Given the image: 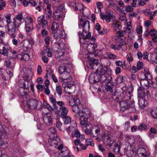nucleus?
I'll use <instances>...</instances> for the list:
<instances>
[{
  "label": "nucleus",
  "instance_id": "obj_1",
  "mask_svg": "<svg viewBox=\"0 0 157 157\" xmlns=\"http://www.w3.org/2000/svg\"><path fill=\"white\" fill-rule=\"evenodd\" d=\"M86 30V33H82L79 32L78 33V35L79 40L81 43L82 44H86L87 43V40H89L91 36V33L90 32H87Z\"/></svg>",
  "mask_w": 157,
  "mask_h": 157
},
{
  "label": "nucleus",
  "instance_id": "obj_2",
  "mask_svg": "<svg viewBox=\"0 0 157 157\" xmlns=\"http://www.w3.org/2000/svg\"><path fill=\"white\" fill-rule=\"evenodd\" d=\"M7 33L12 38L15 37H16L15 33L16 30H18L20 27L12 23H11L10 25H7Z\"/></svg>",
  "mask_w": 157,
  "mask_h": 157
},
{
  "label": "nucleus",
  "instance_id": "obj_3",
  "mask_svg": "<svg viewBox=\"0 0 157 157\" xmlns=\"http://www.w3.org/2000/svg\"><path fill=\"white\" fill-rule=\"evenodd\" d=\"M140 81V84L142 87L144 88H147L149 86H150L153 88H156L157 86L155 85V83L151 81V83H149V82L147 79L143 78L140 77H139Z\"/></svg>",
  "mask_w": 157,
  "mask_h": 157
},
{
  "label": "nucleus",
  "instance_id": "obj_4",
  "mask_svg": "<svg viewBox=\"0 0 157 157\" xmlns=\"http://www.w3.org/2000/svg\"><path fill=\"white\" fill-rule=\"evenodd\" d=\"M20 88L19 90V93L22 96H27L29 94V86H28L27 83H26L25 85L20 84Z\"/></svg>",
  "mask_w": 157,
  "mask_h": 157
},
{
  "label": "nucleus",
  "instance_id": "obj_5",
  "mask_svg": "<svg viewBox=\"0 0 157 157\" xmlns=\"http://www.w3.org/2000/svg\"><path fill=\"white\" fill-rule=\"evenodd\" d=\"M100 15L102 19H105L108 23L110 21L111 19L114 18L115 17V16L113 14L112 12H108L107 14L103 13H100Z\"/></svg>",
  "mask_w": 157,
  "mask_h": 157
},
{
  "label": "nucleus",
  "instance_id": "obj_6",
  "mask_svg": "<svg viewBox=\"0 0 157 157\" xmlns=\"http://www.w3.org/2000/svg\"><path fill=\"white\" fill-rule=\"evenodd\" d=\"M150 153L143 147L139 148L137 151L136 157H149Z\"/></svg>",
  "mask_w": 157,
  "mask_h": 157
},
{
  "label": "nucleus",
  "instance_id": "obj_7",
  "mask_svg": "<svg viewBox=\"0 0 157 157\" xmlns=\"http://www.w3.org/2000/svg\"><path fill=\"white\" fill-rule=\"evenodd\" d=\"M27 104L29 108L32 109H35L38 105V101L36 99H29L27 101Z\"/></svg>",
  "mask_w": 157,
  "mask_h": 157
},
{
  "label": "nucleus",
  "instance_id": "obj_8",
  "mask_svg": "<svg viewBox=\"0 0 157 157\" xmlns=\"http://www.w3.org/2000/svg\"><path fill=\"white\" fill-rule=\"evenodd\" d=\"M100 131V128L98 126H94L90 129L89 135L91 137H96L99 134Z\"/></svg>",
  "mask_w": 157,
  "mask_h": 157
},
{
  "label": "nucleus",
  "instance_id": "obj_9",
  "mask_svg": "<svg viewBox=\"0 0 157 157\" xmlns=\"http://www.w3.org/2000/svg\"><path fill=\"white\" fill-rule=\"evenodd\" d=\"M98 63V59L91 58V59L88 62L87 65L89 68L94 69L96 68Z\"/></svg>",
  "mask_w": 157,
  "mask_h": 157
},
{
  "label": "nucleus",
  "instance_id": "obj_10",
  "mask_svg": "<svg viewBox=\"0 0 157 157\" xmlns=\"http://www.w3.org/2000/svg\"><path fill=\"white\" fill-rule=\"evenodd\" d=\"M78 25L79 27L82 28L83 33H86V27H87L88 30L90 28L89 22L88 21H84L81 18L78 22Z\"/></svg>",
  "mask_w": 157,
  "mask_h": 157
},
{
  "label": "nucleus",
  "instance_id": "obj_11",
  "mask_svg": "<svg viewBox=\"0 0 157 157\" xmlns=\"http://www.w3.org/2000/svg\"><path fill=\"white\" fill-rule=\"evenodd\" d=\"M110 71L109 70L107 66H103L101 64L96 70V72L97 73H103V74H107V75H108L110 74Z\"/></svg>",
  "mask_w": 157,
  "mask_h": 157
},
{
  "label": "nucleus",
  "instance_id": "obj_12",
  "mask_svg": "<svg viewBox=\"0 0 157 157\" xmlns=\"http://www.w3.org/2000/svg\"><path fill=\"white\" fill-rule=\"evenodd\" d=\"M43 119L44 123L47 125H50L52 124V119L51 114L50 113H46L44 114Z\"/></svg>",
  "mask_w": 157,
  "mask_h": 157
},
{
  "label": "nucleus",
  "instance_id": "obj_13",
  "mask_svg": "<svg viewBox=\"0 0 157 157\" xmlns=\"http://www.w3.org/2000/svg\"><path fill=\"white\" fill-rule=\"evenodd\" d=\"M38 24L41 25L43 28H47L48 26V22L47 20H45L44 17L43 16L39 17L37 19Z\"/></svg>",
  "mask_w": 157,
  "mask_h": 157
},
{
  "label": "nucleus",
  "instance_id": "obj_14",
  "mask_svg": "<svg viewBox=\"0 0 157 157\" xmlns=\"http://www.w3.org/2000/svg\"><path fill=\"white\" fill-rule=\"evenodd\" d=\"M23 18V17L22 14H17L13 19V22L12 23L20 27L21 24V21Z\"/></svg>",
  "mask_w": 157,
  "mask_h": 157
},
{
  "label": "nucleus",
  "instance_id": "obj_15",
  "mask_svg": "<svg viewBox=\"0 0 157 157\" xmlns=\"http://www.w3.org/2000/svg\"><path fill=\"white\" fill-rule=\"evenodd\" d=\"M21 44H22L21 47L25 51H29L32 47L31 42L29 40H26L22 41Z\"/></svg>",
  "mask_w": 157,
  "mask_h": 157
},
{
  "label": "nucleus",
  "instance_id": "obj_16",
  "mask_svg": "<svg viewBox=\"0 0 157 157\" xmlns=\"http://www.w3.org/2000/svg\"><path fill=\"white\" fill-rule=\"evenodd\" d=\"M78 114L80 117L88 118L90 116L91 112L89 109H86L79 112Z\"/></svg>",
  "mask_w": 157,
  "mask_h": 157
},
{
  "label": "nucleus",
  "instance_id": "obj_17",
  "mask_svg": "<svg viewBox=\"0 0 157 157\" xmlns=\"http://www.w3.org/2000/svg\"><path fill=\"white\" fill-rule=\"evenodd\" d=\"M29 21L28 22L25 21V28L26 29V32H29L32 31L33 28V20L32 18H29Z\"/></svg>",
  "mask_w": 157,
  "mask_h": 157
},
{
  "label": "nucleus",
  "instance_id": "obj_18",
  "mask_svg": "<svg viewBox=\"0 0 157 157\" xmlns=\"http://www.w3.org/2000/svg\"><path fill=\"white\" fill-rule=\"evenodd\" d=\"M60 139L58 137L52 138V140H48L50 145L56 147L59 144Z\"/></svg>",
  "mask_w": 157,
  "mask_h": 157
},
{
  "label": "nucleus",
  "instance_id": "obj_19",
  "mask_svg": "<svg viewBox=\"0 0 157 157\" xmlns=\"http://www.w3.org/2000/svg\"><path fill=\"white\" fill-rule=\"evenodd\" d=\"M7 49V47L4 44H0V52L2 55L6 56L9 55Z\"/></svg>",
  "mask_w": 157,
  "mask_h": 157
},
{
  "label": "nucleus",
  "instance_id": "obj_20",
  "mask_svg": "<svg viewBox=\"0 0 157 157\" xmlns=\"http://www.w3.org/2000/svg\"><path fill=\"white\" fill-rule=\"evenodd\" d=\"M59 112L61 113V117H65L66 116L68 113V109L64 106H61L59 109Z\"/></svg>",
  "mask_w": 157,
  "mask_h": 157
},
{
  "label": "nucleus",
  "instance_id": "obj_21",
  "mask_svg": "<svg viewBox=\"0 0 157 157\" xmlns=\"http://www.w3.org/2000/svg\"><path fill=\"white\" fill-rule=\"evenodd\" d=\"M59 73L61 74H62L63 73L66 72L69 74L70 72V68L64 65L63 66H60L58 69Z\"/></svg>",
  "mask_w": 157,
  "mask_h": 157
},
{
  "label": "nucleus",
  "instance_id": "obj_22",
  "mask_svg": "<svg viewBox=\"0 0 157 157\" xmlns=\"http://www.w3.org/2000/svg\"><path fill=\"white\" fill-rule=\"evenodd\" d=\"M96 47H97L96 45H95L93 43H90L87 45V49L91 53H93L95 54L98 52V50H95Z\"/></svg>",
  "mask_w": 157,
  "mask_h": 157
},
{
  "label": "nucleus",
  "instance_id": "obj_23",
  "mask_svg": "<svg viewBox=\"0 0 157 157\" xmlns=\"http://www.w3.org/2000/svg\"><path fill=\"white\" fill-rule=\"evenodd\" d=\"M119 103L121 109L123 111H124L128 108V103L126 100L125 101H120Z\"/></svg>",
  "mask_w": 157,
  "mask_h": 157
},
{
  "label": "nucleus",
  "instance_id": "obj_24",
  "mask_svg": "<svg viewBox=\"0 0 157 157\" xmlns=\"http://www.w3.org/2000/svg\"><path fill=\"white\" fill-rule=\"evenodd\" d=\"M56 127L59 130L64 132L66 129V125L65 124H63L58 119L56 120Z\"/></svg>",
  "mask_w": 157,
  "mask_h": 157
},
{
  "label": "nucleus",
  "instance_id": "obj_25",
  "mask_svg": "<svg viewBox=\"0 0 157 157\" xmlns=\"http://www.w3.org/2000/svg\"><path fill=\"white\" fill-rule=\"evenodd\" d=\"M48 133L51 138L57 137L56 131L55 129L53 127H51L48 129Z\"/></svg>",
  "mask_w": 157,
  "mask_h": 157
},
{
  "label": "nucleus",
  "instance_id": "obj_26",
  "mask_svg": "<svg viewBox=\"0 0 157 157\" xmlns=\"http://www.w3.org/2000/svg\"><path fill=\"white\" fill-rule=\"evenodd\" d=\"M30 78L29 76H28L25 77L24 78V81L22 80H19L18 82V84L19 85H20V84H23V85H25V84L26 85V83H27L28 84V86H29L30 82H30Z\"/></svg>",
  "mask_w": 157,
  "mask_h": 157
},
{
  "label": "nucleus",
  "instance_id": "obj_27",
  "mask_svg": "<svg viewBox=\"0 0 157 157\" xmlns=\"http://www.w3.org/2000/svg\"><path fill=\"white\" fill-rule=\"evenodd\" d=\"M15 64V61L13 59H6L5 63L6 67H10L11 68L13 67Z\"/></svg>",
  "mask_w": 157,
  "mask_h": 157
},
{
  "label": "nucleus",
  "instance_id": "obj_28",
  "mask_svg": "<svg viewBox=\"0 0 157 157\" xmlns=\"http://www.w3.org/2000/svg\"><path fill=\"white\" fill-rule=\"evenodd\" d=\"M124 93L123 90L122 88L119 87L115 89L114 94L113 96V97H114V96H116V95L118 96H120L121 97L123 95Z\"/></svg>",
  "mask_w": 157,
  "mask_h": 157
},
{
  "label": "nucleus",
  "instance_id": "obj_29",
  "mask_svg": "<svg viewBox=\"0 0 157 157\" xmlns=\"http://www.w3.org/2000/svg\"><path fill=\"white\" fill-rule=\"evenodd\" d=\"M91 124L90 123L86 124L83 126V129L86 133L89 135L90 129L91 128Z\"/></svg>",
  "mask_w": 157,
  "mask_h": 157
},
{
  "label": "nucleus",
  "instance_id": "obj_30",
  "mask_svg": "<svg viewBox=\"0 0 157 157\" xmlns=\"http://www.w3.org/2000/svg\"><path fill=\"white\" fill-rule=\"evenodd\" d=\"M50 8V6L48 4L47 8L45 9V13L47 15L46 18L48 19L50 18L52 15V11Z\"/></svg>",
  "mask_w": 157,
  "mask_h": 157
},
{
  "label": "nucleus",
  "instance_id": "obj_31",
  "mask_svg": "<svg viewBox=\"0 0 157 157\" xmlns=\"http://www.w3.org/2000/svg\"><path fill=\"white\" fill-rule=\"evenodd\" d=\"M130 63L131 62L128 61H124L123 69L124 70H127L130 71L131 67Z\"/></svg>",
  "mask_w": 157,
  "mask_h": 157
},
{
  "label": "nucleus",
  "instance_id": "obj_32",
  "mask_svg": "<svg viewBox=\"0 0 157 157\" xmlns=\"http://www.w3.org/2000/svg\"><path fill=\"white\" fill-rule=\"evenodd\" d=\"M101 26L98 23H97L95 26V29L97 30L100 34L101 35H104L105 33V31L103 29L101 30Z\"/></svg>",
  "mask_w": 157,
  "mask_h": 157
},
{
  "label": "nucleus",
  "instance_id": "obj_33",
  "mask_svg": "<svg viewBox=\"0 0 157 157\" xmlns=\"http://www.w3.org/2000/svg\"><path fill=\"white\" fill-rule=\"evenodd\" d=\"M141 75L144 76L146 79H150L151 78V76L149 71L148 70H144L143 73H141Z\"/></svg>",
  "mask_w": 157,
  "mask_h": 157
},
{
  "label": "nucleus",
  "instance_id": "obj_34",
  "mask_svg": "<svg viewBox=\"0 0 157 157\" xmlns=\"http://www.w3.org/2000/svg\"><path fill=\"white\" fill-rule=\"evenodd\" d=\"M138 95L140 98H144L145 96V93L144 89L139 88L138 90Z\"/></svg>",
  "mask_w": 157,
  "mask_h": 157
},
{
  "label": "nucleus",
  "instance_id": "obj_35",
  "mask_svg": "<svg viewBox=\"0 0 157 157\" xmlns=\"http://www.w3.org/2000/svg\"><path fill=\"white\" fill-rule=\"evenodd\" d=\"M69 151L66 150H65V151H64L63 150H62L60 151V153L59 154V155L62 156V157H74L72 155H70L69 156H67V155H68L69 154Z\"/></svg>",
  "mask_w": 157,
  "mask_h": 157
},
{
  "label": "nucleus",
  "instance_id": "obj_36",
  "mask_svg": "<svg viewBox=\"0 0 157 157\" xmlns=\"http://www.w3.org/2000/svg\"><path fill=\"white\" fill-rule=\"evenodd\" d=\"M147 101L143 98H141L139 100V104L140 107L144 108L147 105Z\"/></svg>",
  "mask_w": 157,
  "mask_h": 157
},
{
  "label": "nucleus",
  "instance_id": "obj_37",
  "mask_svg": "<svg viewBox=\"0 0 157 157\" xmlns=\"http://www.w3.org/2000/svg\"><path fill=\"white\" fill-rule=\"evenodd\" d=\"M112 25L113 26L114 29L116 30L117 29L120 30L121 28V27L118 21H114L112 23Z\"/></svg>",
  "mask_w": 157,
  "mask_h": 157
},
{
  "label": "nucleus",
  "instance_id": "obj_38",
  "mask_svg": "<svg viewBox=\"0 0 157 157\" xmlns=\"http://www.w3.org/2000/svg\"><path fill=\"white\" fill-rule=\"evenodd\" d=\"M120 141H118L117 144L115 145L114 147L113 148V150L115 152L117 153L119 152L120 151Z\"/></svg>",
  "mask_w": 157,
  "mask_h": 157
},
{
  "label": "nucleus",
  "instance_id": "obj_39",
  "mask_svg": "<svg viewBox=\"0 0 157 157\" xmlns=\"http://www.w3.org/2000/svg\"><path fill=\"white\" fill-rule=\"evenodd\" d=\"M150 59L152 62H154L157 64V54H151L149 57Z\"/></svg>",
  "mask_w": 157,
  "mask_h": 157
},
{
  "label": "nucleus",
  "instance_id": "obj_40",
  "mask_svg": "<svg viewBox=\"0 0 157 157\" xmlns=\"http://www.w3.org/2000/svg\"><path fill=\"white\" fill-rule=\"evenodd\" d=\"M107 74H102L100 75V80L101 82H103L106 81L107 78Z\"/></svg>",
  "mask_w": 157,
  "mask_h": 157
},
{
  "label": "nucleus",
  "instance_id": "obj_41",
  "mask_svg": "<svg viewBox=\"0 0 157 157\" xmlns=\"http://www.w3.org/2000/svg\"><path fill=\"white\" fill-rule=\"evenodd\" d=\"M88 118H83V117H80V124L83 126L87 124V121Z\"/></svg>",
  "mask_w": 157,
  "mask_h": 157
},
{
  "label": "nucleus",
  "instance_id": "obj_42",
  "mask_svg": "<svg viewBox=\"0 0 157 157\" xmlns=\"http://www.w3.org/2000/svg\"><path fill=\"white\" fill-rule=\"evenodd\" d=\"M151 114L152 117L155 119H157V109H153L151 110Z\"/></svg>",
  "mask_w": 157,
  "mask_h": 157
},
{
  "label": "nucleus",
  "instance_id": "obj_43",
  "mask_svg": "<svg viewBox=\"0 0 157 157\" xmlns=\"http://www.w3.org/2000/svg\"><path fill=\"white\" fill-rule=\"evenodd\" d=\"M53 17L56 20H59L61 17L60 14L57 11H55L53 13Z\"/></svg>",
  "mask_w": 157,
  "mask_h": 157
},
{
  "label": "nucleus",
  "instance_id": "obj_44",
  "mask_svg": "<svg viewBox=\"0 0 157 157\" xmlns=\"http://www.w3.org/2000/svg\"><path fill=\"white\" fill-rule=\"evenodd\" d=\"M118 32L117 33V36H118V37L117 39V41H118L119 40H121V39H122L121 38V37H122L124 36V35L125 34V32L124 31H123L122 30L120 31L119 30L118 31ZM118 32V31H117Z\"/></svg>",
  "mask_w": 157,
  "mask_h": 157
},
{
  "label": "nucleus",
  "instance_id": "obj_45",
  "mask_svg": "<svg viewBox=\"0 0 157 157\" xmlns=\"http://www.w3.org/2000/svg\"><path fill=\"white\" fill-rule=\"evenodd\" d=\"M59 27V25L58 23L55 22H53L52 24L51 29L52 30L56 31L58 29Z\"/></svg>",
  "mask_w": 157,
  "mask_h": 157
},
{
  "label": "nucleus",
  "instance_id": "obj_46",
  "mask_svg": "<svg viewBox=\"0 0 157 157\" xmlns=\"http://www.w3.org/2000/svg\"><path fill=\"white\" fill-rule=\"evenodd\" d=\"M114 142V140H110V139H109L106 141H104V144L108 146L109 147H110Z\"/></svg>",
  "mask_w": 157,
  "mask_h": 157
},
{
  "label": "nucleus",
  "instance_id": "obj_47",
  "mask_svg": "<svg viewBox=\"0 0 157 157\" xmlns=\"http://www.w3.org/2000/svg\"><path fill=\"white\" fill-rule=\"evenodd\" d=\"M56 90L59 96H61L62 94V89L61 86H57L56 87Z\"/></svg>",
  "mask_w": 157,
  "mask_h": 157
},
{
  "label": "nucleus",
  "instance_id": "obj_48",
  "mask_svg": "<svg viewBox=\"0 0 157 157\" xmlns=\"http://www.w3.org/2000/svg\"><path fill=\"white\" fill-rule=\"evenodd\" d=\"M43 104L45 107L49 111H51L54 109L52 107L48 104L46 101H44Z\"/></svg>",
  "mask_w": 157,
  "mask_h": 157
},
{
  "label": "nucleus",
  "instance_id": "obj_49",
  "mask_svg": "<svg viewBox=\"0 0 157 157\" xmlns=\"http://www.w3.org/2000/svg\"><path fill=\"white\" fill-rule=\"evenodd\" d=\"M72 108L73 111L75 113H79V112L80 111L79 109V107L78 106V105H76L72 107Z\"/></svg>",
  "mask_w": 157,
  "mask_h": 157
},
{
  "label": "nucleus",
  "instance_id": "obj_50",
  "mask_svg": "<svg viewBox=\"0 0 157 157\" xmlns=\"http://www.w3.org/2000/svg\"><path fill=\"white\" fill-rule=\"evenodd\" d=\"M58 44L59 46L60 49L61 50H65L67 46V45H66L65 44L63 43H58Z\"/></svg>",
  "mask_w": 157,
  "mask_h": 157
},
{
  "label": "nucleus",
  "instance_id": "obj_51",
  "mask_svg": "<svg viewBox=\"0 0 157 157\" xmlns=\"http://www.w3.org/2000/svg\"><path fill=\"white\" fill-rule=\"evenodd\" d=\"M124 77L121 75L118 76L116 79L117 83L120 84L122 83L124 81Z\"/></svg>",
  "mask_w": 157,
  "mask_h": 157
},
{
  "label": "nucleus",
  "instance_id": "obj_52",
  "mask_svg": "<svg viewBox=\"0 0 157 157\" xmlns=\"http://www.w3.org/2000/svg\"><path fill=\"white\" fill-rule=\"evenodd\" d=\"M147 128V125L144 123L141 124L138 127V129L140 131L145 130Z\"/></svg>",
  "mask_w": 157,
  "mask_h": 157
},
{
  "label": "nucleus",
  "instance_id": "obj_53",
  "mask_svg": "<svg viewBox=\"0 0 157 157\" xmlns=\"http://www.w3.org/2000/svg\"><path fill=\"white\" fill-rule=\"evenodd\" d=\"M110 139V135L109 134L105 133L102 136V139L104 143V141H106Z\"/></svg>",
  "mask_w": 157,
  "mask_h": 157
},
{
  "label": "nucleus",
  "instance_id": "obj_54",
  "mask_svg": "<svg viewBox=\"0 0 157 157\" xmlns=\"http://www.w3.org/2000/svg\"><path fill=\"white\" fill-rule=\"evenodd\" d=\"M64 119V122L66 124H68L71 122V119L69 117H68L67 115L65 117H62Z\"/></svg>",
  "mask_w": 157,
  "mask_h": 157
},
{
  "label": "nucleus",
  "instance_id": "obj_55",
  "mask_svg": "<svg viewBox=\"0 0 157 157\" xmlns=\"http://www.w3.org/2000/svg\"><path fill=\"white\" fill-rule=\"evenodd\" d=\"M29 59V55L26 54L23 55L21 58V59L23 61H27Z\"/></svg>",
  "mask_w": 157,
  "mask_h": 157
},
{
  "label": "nucleus",
  "instance_id": "obj_56",
  "mask_svg": "<svg viewBox=\"0 0 157 157\" xmlns=\"http://www.w3.org/2000/svg\"><path fill=\"white\" fill-rule=\"evenodd\" d=\"M75 129L72 127H69L66 129V130L68 134L70 135L71 133H73Z\"/></svg>",
  "mask_w": 157,
  "mask_h": 157
},
{
  "label": "nucleus",
  "instance_id": "obj_57",
  "mask_svg": "<svg viewBox=\"0 0 157 157\" xmlns=\"http://www.w3.org/2000/svg\"><path fill=\"white\" fill-rule=\"evenodd\" d=\"M83 6L81 4H78L77 5L75 6L74 10L76 11H77L78 10L79 11H81L83 9Z\"/></svg>",
  "mask_w": 157,
  "mask_h": 157
},
{
  "label": "nucleus",
  "instance_id": "obj_58",
  "mask_svg": "<svg viewBox=\"0 0 157 157\" xmlns=\"http://www.w3.org/2000/svg\"><path fill=\"white\" fill-rule=\"evenodd\" d=\"M11 14H7L6 16V22L7 23V25H10L11 23H12V22H10V19H11Z\"/></svg>",
  "mask_w": 157,
  "mask_h": 157
},
{
  "label": "nucleus",
  "instance_id": "obj_59",
  "mask_svg": "<svg viewBox=\"0 0 157 157\" xmlns=\"http://www.w3.org/2000/svg\"><path fill=\"white\" fill-rule=\"evenodd\" d=\"M127 60H128V62H132L133 60V57L130 54H128L126 56Z\"/></svg>",
  "mask_w": 157,
  "mask_h": 157
},
{
  "label": "nucleus",
  "instance_id": "obj_60",
  "mask_svg": "<svg viewBox=\"0 0 157 157\" xmlns=\"http://www.w3.org/2000/svg\"><path fill=\"white\" fill-rule=\"evenodd\" d=\"M107 56L108 58L110 59H114L117 57L115 55L111 53H108Z\"/></svg>",
  "mask_w": 157,
  "mask_h": 157
},
{
  "label": "nucleus",
  "instance_id": "obj_61",
  "mask_svg": "<svg viewBox=\"0 0 157 157\" xmlns=\"http://www.w3.org/2000/svg\"><path fill=\"white\" fill-rule=\"evenodd\" d=\"M143 63L142 62L140 61H139L137 62V67L139 70L143 68Z\"/></svg>",
  "mask_w": 157,
  "mask_h": 157
},
{
  "label": "nucleus",
  "instance_id": "obj_62",
  "mask_svg": "<svg viewBox=\"0 0 157 157\" xmlns=\"http://www.w3.org/2000/svg\"><path fill=\"white\" fill-rule=\"evenodd\" d=\"M136 30L137 33L139 34H141L142 33V28L141 26H137Z\"/></svg>",
  "mask_w": 157,
  "mask_h": 157
},
{
  "label": "nucleus",
  "instance_id": "obj_63",
  "mask_svg": "<svg viewBox=\"0 0 157 157\" xmlns=\"http://www.w3.org/2000/svg\"><path fill=\"white\" fill-rule=\"evenodd\" d=\"M129 18L132 19L134 17H136L137 14L136 12H133L132 13H129L128 14Z\"/></svg>",
  "mask_w": 157,
  "mask_h": 157
},
{
  "label": "nucleus",
  "instance_id": "obj_64",
  "mask_svg": "<svg viewBox=\"0 0 157 157\" xmlns=\"http://www.w3.org/2000/svg\"><path fill=\"white\" fill-rule=\"evenodd\" d=\"M95 78L94 77V74L91 75L89 76V80L90 82H94L95 83Z\"/></svg>",
  "mask_w": 157,
  "mask_h": 157
}]
</instances>
